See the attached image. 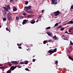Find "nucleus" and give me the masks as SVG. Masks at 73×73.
<instances>
[{"label":"nucleus","instance_id":"obj_63","mask_svg":"<svg viewBox=\"0 0 73 73\" xmlns=\"http://www.w3.org/2000/svg\"><path fill=\"white\" fill-rule=\"evenodd\" d=\"M35 57V56H33V57Z\"/></svg>","mask_w":73,"mask_h":73},{"label":"nucleus","instance_id":"obj_61","mask_svg":"<svg viewBox=\"0 0 73 73\" xmlns=\"http://www.w3.org/2000/svg\"><path fill=\"white\" fill-rule=\"evenodd\" d=\"M29 49H29H27V50L28 51Z\"/></svg>","mask_w":73,"mask_h":73},{"label":"nucleus","instance_id":"obj_6","mask_svg":"<svg viewBox=\"0 0 73 73\" xmlns=\"http://www.w3.org/2000/svg\"><path fill=\"white\" fill-rule=\"evenodd\" d=\"M4 9L5 11L6 12H8L9 11V9L5 7H2Z\"/></svg>","mask_w":73,"mask_h":73},{"label":"nucleus","instance_id":"obj_24","mask_svg":"<svg viewBox=\"0 0 73 73\" xmlns=\"http://www.w3.org/2000/svg\"><path fill=\"white\" fill-rule=\"evenodd\" d=\"M15 18H16V20H17V21H19V18L18 17H15Z\"/></svg>","mask_w":73,"mask_h":73},{"label":"nucleus","instance_id":"obj_17","mask_svg":"<svg viewBox=\"0 0 73 73\" xmlns=\"http://www.w3.org/2000/svg\"><path fill=\"white\" fill-rule=\"evenodd\" d=\"M68 24H73V21H70L68 23Z\"/></svg>","mask_w":73,"mask_h":73},{"label":"nucleus","instance_id":"obj_14","mask_svg":"<svg viewBox=\"0 0 73 73\" xmlns=\"http://www.w3.org/2000/svg\"><path fill=\"white\" fill-rule=\"evenodd\" d=\"M24 62H25L24 64H27L29 63V61H24Z\"/></svg>","mask_w":73,"mask_h":73},{"label":"nucleus","instance_id":"obj_39","mask_svg":"<svg viewBox=\"0 0 73 73\" xmlns=\"http://www.w3.org/2000/svg\"><path fill=\"white\" fill-rule=\"evenodd\" d=\"M27 17H28V18H30L31 17V15H28V16Z\"/></svg>","mask_w":73,"mask_h":73},{"label":"nucleus","instance_id":"obj_29","mask_svg":"<svg viewBox=\"0 0 73 73\" xmlns=\"http://www.w3.org/2000/svg\"><path fill=\"white\" fill-rule=\"evenodd\" d=\"M8 64L10 66H12V64H11V63H9Z\"/></svg>","mask_w":73,"mask_h":73},{"label":"nucleus","instance_id":"obj_11","mask_svg":"<svg viewBox=\"0 0 73 73\" xmlns=\"http://www.w3.org/2000/svg\"><path fill=\"white\" fill-rule=\"evenodd\" d=\"M52 38H53V39L55 40H56L57 39L56 35H54V36L52 37Z\"/></svg>","mask_w":73,"mask_h":73},{"label":"nucleus","instance_id":"obj_41","mask_svg":"<svg viewBox=\"0 0 73 73\" xmlns=\"http://www.w3.org/2000/svg\"><path fill=\"white\" fill-rule=\"evenodd\" d=\"M48 42H52V40H49L48 41Z\"/></svg>","mask_w":73,"mask_h":73},{"label":"nucleus","instance_id":"obj_8","mask_svg":"<svg viewBox=\"0 0 73 73\" xmlns=\"http://www.w3.org/2000/svg\"><path fill=\"white\" fill-rule=\"evenodd\" d=\"M54 53V52L52 50H49L48 52V53H50L51 55H52V54Z\"/></svg>","mask_w":73,"mask_h":73},{"label":"nucleus","instance_id":"obj_44","mask_svg":"<svg viewBox=\"0 0 73 73\" xmlns=\"http://www.w3.org/2000/svg\"><path fill=\"white\" fill-rule=\"evenodd\" d=\"M18 48L19 49H22V47L21 46H19Z\"/></svg>","mask_w":73,"mask_h":73},{"label":"nucleus","instance_id":"obj_12","mask_svg":"<svg viewBox=\"0 0 73 73\" xmlns=\"http://www.w3.org/2000/svg\"><path fill=\"white\" fill-rule=\"evenodd\" d=\"M47 33L48 36H51L52 35V34L50 31L47 32Z\"/></svg>","mask_w":73,"mask_h":73},{"label":"nucleus","instance_id":"obj_57","mask_svg":"<svg viewBox=\"0 0 73 73\" xmlns=\"http://www.w3.org/2000/svg\"><path fill=\"white\" fill-rule=\"evenodd\" d=\"M2 66V64H0V66Z\"/></svg>","mask_w":73,"mask_h":73},{"label":"nucleus","instance_id":"obj_3","mask_svg":"<svg viewBox=\"0 0 73 73\" xmlns=\"http://www.w3.org/2000/svg\"><path fill=\"white\" fill-rule=\"evenodd\" d=\"M57 1V0H52V2L51 3L52 4H56L57 3V2H56Z\"/></svg>","mask_w":73,"mask_h":73},{"label":"nucleus","instance_id":"obj_15","mask_svg":"<svg viewBox=\"0 0 73 73\" xmlns=\"http://www.w3.org/2000/svg\"><path fill=\"white\" fill-rule=\"evenodd\" d=\"M11 15H12L11 13H9L7 14V16H11Z\"/></svg>","mask_w":73,"mask_h":73},{"label":"nucleus","instance_id":"obj_18","mask_svg":"<svg viewBox=\"0 0 73 73\" xmlns=\"http://www.w3.org/2000/svg\"><path fill=\"white\" fill-rule=\"evenodd\" d=\"M57 48H55V49H54L52 50V51L54 53V52H56L57 51Z\"/></svg>","mask_w":73,"mask_h":73},{"label":"nucleus","instance_id":"obj_1","mask_svg":"<svg viewBox=\"0 0 73 73\" xmlns=\"http://www.w3.org/2000/svg\"><path fill=\"white\" fill-rule=\"evenodd\" d=\"M31 6H29L25 7L24 10L25 11H27L28 10H30L31 9Z\"/></svg>","mask_w":73,"mask_h":73},{"label":"nucleus","instance_id":"obj_48","mask_svg":"<svg viewBox=\"0 0 73 73\" xmlns=\"http://www.w3.org/2000/svg\"><path fill=\"white\" fill-rule=\"evenodd\" d=\"M35 59H33V62H35Z\"/></svg>","mask_w":73,"mask_h":73},{"label":"nucleus","instance_id":"obj_35","mask_svg":"<svg viewBox=\"0 0 73 73\" xmlns=\"http://www.w3.org/2000/svg\"><path fill=\"white\" fill-rule=\"evenodd\" d=\"M20 64H24V63L23 62H20Z\"/></svg>","mask_w":73,"mask_h":73},{"label":"nucleus","instance_id":"obj_2","mask_svg":"<svg viewBox=\"0 0 73 73\" xmlns=\"http://www.w3.org/2000/svg\"><path fill=\"white\" fill-rule=\"evenodd\" d=\"M61 13L59 11H58L54 13V15L55 16H57L60 15Z\"/></svg>","mask_w":73,"mask_h":73},{"label":"nucleus","instance_id":"obj_40","mask_svg":"<svg viewBox=\"0 0 73 73\" xmlns=\"http://www.w3.org/2000/svg\"><path fill=\"white\" fill-rule=\"evenodd\" d=\"M23 15L24 16H25L26 15V13H23Z\"/></svg>","mask_w":73,"mask_h":73},{"label":"nucleus","instance_id":"obj_7","mask_svg":"<svg viewBox=\"0 0 73 73\" xmlns=\"http://www.w3.org/2000/svg\"><path fill=\"white\" fill-rule=\"evenodd\" d=\"M11 64H18L17 61H11Z\"/></svg>","mask_w":73,"mask_h":73},{"label":"nucleus","instance_id":"obj_47","mask_svg":"<svg viewBox=\"0 0 73 73\" xmlns=\"http://www.w3.org/2000/svg\"><path fill=\"white\" fill-rule=\"evenodd\" d=\"M4 68H4V67H0V68H1V69H4Z\"/></svg>","mask_w":73,"mask_h":73},{"label":"nucleus","instance_id":"obj_56","mask_svg":"<svg viewBox=\"0 0 73 73\" xmlns=\"http://www.w3.org/2000/svg\"><path fill=\"white\" fill-rule=\"evenodd\" d=\"M38 21H39L38 20H37L36 21V22H38Z\"/></svg>","mask_w":73,"mask_h":73},{"label":"nucleus","instance_id":"obj_54","mask_svg":"<svg viewBox=\"0 0 73 73\" xmlns=\"http://www.w3.org/2000/svg\"><path fill=\"white\" fill-rule=\"evenodd\" d=\"M68 34H71V35H72V34L71 33H68Z\"/></svg>","mask_w":73,"mask_h":73},{"label":"nucleus","instance_id":"obj_46","mask_svg":"<svg viewBox=\"0 0 73 73\" xmlns=\"http://www.w3.org/2000/svg\"><path fill=\"white\" fill-rule=\"evenodd\" d=\"M65 34H66V33H67V34H68V33H68L67 31H66L65 32V33H64Z\"/></svg>","mask_w":73,"mask_h":73},{"label":"nucleus","instance_id":"obj_9","mask_svg":"<svg viewBox=\"0 0 73 73\" xmlns=\"http://www.w3.org/2000/svg\"><path fill=\"white\" fill-rule=\"evenodd\" d=\"M28 21V20H23V25H24L25 24H26L27 23V21Z\"/></svg>","mask_w":73,"mask_h":73},{"label":"nucleus","instance_id":"obj_20","mask_svg":"<svg viewBox=\"0 0 73 73\" xmlns=\"http://www.w3.org/2000/svg\"><path fill=\"white\" fill-rule=\"evenodd\" d=\"M2 12L3 13V15H7V12H6L3 11Z\"/></svg>","mask_w":73,"mask_h":73},{"label":"nucleus","instance_id":"obj_5","mask_svg":"<svg viewBox=\"0 0 73 73\" xmlns=\"http://www.w3.org/2000/svg\"><path fill=\"white\" fill-rule=\"evenodd\" d=\"M7 18L8 21H10L11 19V17L9 15H7Z\"/></svg>","mask_w":73,"mask_h":73},{"label":"nucleus","instance_id":"obj_21","mask_svg":"<svg viewBox=\"0 0 73 73\" xmlns=\"http://www.w3.org/2000/svg\"><path fill=\"white\" fill-rule=\"evenodd\" d=\"M63 39L64 40H68V39H67V38L66 37H65L63 38Z\"/></svg>","mask_w":73,"mask_h":73},{"label":"nucleus","instance_id":"obj_36","mask_svg":"<svg viewBox=\"0 0 73 73\" xmlns=\"http://www.w3.org/2000/svg\"><path fill=\"white\" fill-rule=\"evenodd\" d=\"M58 63V61L57 60L56 61L55 64H56L57 65Z\"/></svg>","mask_w":73,"mask_h":73},{"label":"nucleus","instance_id":"obj_28","mask_svg":"<svg viewBox=\"0 0 73 73\" xmlns=\"http://www.w3.org/2000/svg\"><path fill=\"white\" fill-rule=\"evenodd\" d=\"M47 42L46 40H44L43 43L44 44H46V43Z\"/></svg>","mask_w":73,"mask_h":73},{"label":"nucleus","instance_id":"obj_22","mask_svg":"<svg viewBox=\"0 0 73 73\" xmlns=\"http://www.w3.org/2000/svg\"><path fill=\"white\" fill-rule=\"evenodd\" d=\"M11 70H8L6 72V73H11Z\"/></svg>","mask_w":73,"mask_h":73},{"label":"nucleus","instance_id":"obj_23","mask_svg":"<svg viewBox=\"0 0 73 73\" xmlns=\"http://www.w3.org/2000/svg\"><path fill=\"white\" fill-rule=\"evenodd\" d=\"M17 9L16 7H14V8L13 9V11H17Z\"/></svg>","mask_w":73,"mask_h":73},{"label":"nucleus","instance_id":"obj_38","mask_svg":"<svg viewBox=\"0 0 73 73\" xmlns=\"http://www.w3.org/2000/svg\"><path fill=\"white\" fill-rule=\"evenodd\" d=\"M23 18V17L21 16V17H20V19H22Z\"/></svg>","mask_w":73,"mask_h":73},{"label":"nucleus","instance_id":"obj_51","mask_svg":"<svg viewBox=\"0 0 73 73\" xmlns=\"http://www.w3.org/2000/svg\"><path fill=\"white\" fill-rule=\"evenodd\" d=\"M68 24V23L64 24H63V25H66Z\"/></svg>","mask_w":73,"mask_h":73},{"label":"nucleus","instance_id":"obj_45","mask_svg":"<svg viewBox=\"0 0 73 73\" xmlns=\"http://www.w3.org/2000/svg\"><path fill=\"white\" fill-rule=\"evenodd\" d=\"M44 9L42 10V13H44Z\"/></svg>","mask_w":73,"mask_h":73},{"label":"nucleus","instance_id":"obj_52","mask_svg":"<svg viewBox=\"0 0 73 73\" xmlns=\"http://www.w3.org/2000/svg\"><path fill=\"white\" fill-rule=\"evenodd\" d=\"M10 2H12L13 1V0H10Z\"/></svg>","mask_w":73,"mask_h":73},{"label":"nucleus","instance_id":"obj_27","mask_svg":"<svg viewBox=\"0 0 73 73\" xmlns=\"http://www.w3.org/2000/svg\"><path fill=\"white\" fill-rule=\"evenodd\" d=\"M64 27L62 28L61 29H60V30L61 31H63L64 29Z\"/></svg>","mask_w":73,"mask_h":73},{"label":"nucleus","instance_id":"obj_26","mask_svg":"<svg viewBox=\"0 0 73 73\" xmlns=\"http://www.w3.org/2000/svg\"><path fill=\"white\" fill-rule=\"evenodd\" d=\"M58 23H57L56 24H55V26H54V27H55L56 26H58Z\"/></svg>","mask_w":73,"mask_h":73},{"label":"nucleus","instance_id":"obj_25","mask_svg":"<svg viewBox=\"0 0 73 73\" xmlns=\"http://www.w3.org/2000/svg\"><path fill=\"white\" fill-rule=\"evenodd\" d=\"M68 58H69L71 60H72L73 61V59L72 58H71L70 57L69 55H68Z\"/></svg>","mask_w":73,"mask_h":73},{"label":"nucleus","instance_id":"obj_33","mask_svg":"<svg viewBox=\"0 0 73 73\" xmlns=\"http://www.w3.org/2000/svg\"><path fill=\"white\" fill-rule=\"evenodd\" d=\"M21 45H22V44H19V43H17V45H18V46H21Z\"/></svg>","mask_w":73,"mask_h":73},{"label":"nucleus","instance_id":"obj_37","mask_svg":"<svg viewBox=\"0 0 73 73\" xmlns=\"http://www.w3.org/2000/svg\"><path fill=\"white\" fill-rule=\"evenodd\" d=\"M70 44L72 45H73V43L72 42L71 40H70Z\"/></svg>","mask_w":73,"mask_h":73},{"label":"nucleus","instance_id":"obj_31","mask_svg":"<svg viewBox=\"0 0 73 73\" xmlns=\"http://www.w3.org/2000/svg\"><path fill=\"white\" fill-rule=\"evenodd\" d=\"M7 8L8 9H10V7L9 6V5H8L7 6Z\"/></svg>","mask_w":73,"mask_h":73},{"label":"nucleus","instance_id":"obj_16","mask_svg":"<svg viewBox=\"0 0 73 73\" xmlns=\"http://www.w3.org/2000/svg\"><path fill=\"white\" fill-rule=\"evenodd\" d=\"M26 13H29L30 14H32V12L31 11H28L26 12Z\"/></svg>","mask_w":73,"mask_h":73},{"label":"nucleus","instance_id":"obj_60","mask_svg":"<svg viewBox=\"0 0 73 73\" xmlns=\"http://www.w3.org/2000/svg\"><path fill=\"white\" fill-rule=\"evenodd\" d=\"M58 28H60L59 27H57V29H58Z\"/></svg>","mask_w":73,"mask_h":73},{"label":"nucleus","instance_id":"obj_10","mask_svg":"<svg viewBox=\"0 0 73 73\" xmlns=\"http://www.w3.org/2000/svg\"><path fill=\"white\" fill-rule=\"evenodd\" d=\"M30 23L32 24H34L35 23V21L34 20H31L30 21Z\"/></svg>","mask_w":73,"mask_h":73},{"label":"nucleus","instance_id":"obj_50","mask_svg":"<svg viewBox=\"0 0 73 73\" xmlns=\"http://www.w3.org/2000/svg\"><path fill=\"white\" fill-rule=\"evenodd\" d=\"M58 27L59 28H62V26H59Z\"/></svg>","mask_w":73,"mask_h":73},{"label":"nucleus","instance_id":"obj_30","mask_svg":"<svg viewBox=\"0 0 73 73\" xmlns=\"http://www.w3.org/2000/svg\"><path fill=\"white\" fill-rule=\"evenodd\" d=\"M7 18H4L3 19V20L4 21H6L7 20Z\"/></svg>","mask_w":73,"mask_h":73},{"label":"nucleus","instance_id":"obj_59","mask_svg":"<svg viewBox=\"0 0 73 73\" xmlns=\"http://www.w3.org/2000/svg\"><path fill=\"white\" fill-rule=\"evenodd\" d=\"M68 52H69V53H70V52H71L70 51H68Z\"/></svg>","mask_w":73,"mask_h":73},{"label":"nucleus","instance_id":"obj_34","mask_svg":"<svg viewBox=\"0 0 73 73\" xmlns=\"http://www.w3.org/2000/svg\"><path fill=\"white\" fill-rule=\"evenodd\" d=\"M29 3V2L28 1H26L25 2V4L26 5H27Z\"/></svg>","mask_w":73,"mask_h":73},{"label":"nucleus","instance_id":"obj_62","mask_svg":"<svg viewBox=\"0 0 73 73\" xmlns=\"http://www.w3.org/2000/svg\"><path fill=\"white\" fill-rule=\"evenodd\" d=\"M55 18H57V17H55Z\"/></svg>","mask_w":73,"mask_h":73},{"label":"nucleus","instance_id":"obj_55","mask_svg":"<svg viewBox=\"0 0 73 73\" xmlns=\"http://www.w3.org/2000/svg\"><path fill=\"white\" fill-rule=\"evenodd\" d=\"M39 17L40 19H41V16H39Z\"/></svg>","mask_w":73,"mask_h":73},{"label":"nucleus","instance_id":"obj_49","mask_svg":"<svg viewBox=\"0 0 73 73\" xmlns=\"http://www.w3.org/2000/svg\"><path fill=\"white\" fill-rule=\"evenodd\" d=\"M62 37H66V36L65 35H62Z\"/></svg>","mask_w":73,"mask_h":73},{"label":"nucleus","instance_id":"obj_13","mask_svg":"<svg viewBox=\"0 0 73 73\" xmlns=\"http://www.w3.org/2000/svg\"><path fill=\"white\" fill-rule=\"evenodd\" d=\"M73 28H71L68 29V32L70 33H71V31H72Z\"/></svg>","mask_w":73,"mask_h":73},{"label":"nucleus","instance_id":"obj_64","mask_svg":"<svg viewBox=\"0 0 73 73\" xmlns=\"http://www.w3.org/2000/svg\"><path fill=\"white\" fill-rule=\"evenodd\" d=\"M4 70H4H2V71H3Z\"/></svg>","mask_w":73,"mask_h":73},{"label":"nucleus","instance_id":"obj_42","mask_svg":"<svg viewBox=\"0 0 73 73\" xmlns=\"http://www.w3.org/2000/svg\"><path fill=\"white\" fill-rule=\"evenodd\" d=\"M71 9H73V5H72L71 7Z\"/></svg>","mask_w":73,"mask_h":73},{"label":"nucleus","instance_id":"obj_53","mask_svg":"<svg viewBox=\"0 0 73 73\" xmlns=\"http://www.w3.org/2000/svg\"><path fill=\"white\" fill-rule=\"evenodd\" d=\"M22 67V66H19V67L18 68H21Z\"/></svg>","mask_w":73,"mask_h":73},{"label":"nucleus","instance_id":"obj_43","mask_svg":"<svg viewBox=\"0 0 73 73\" xmlns=\"http://www.w3.org/2000/svg\"><path fill=\"white\" fill-rule=\"evenodd\" d=\"M25 70H27V71H29V69H28V68H25Z\"/></svg>","mask_w":73,"mask_h":73},{"label":"nucleus","instance_id":"obj_19","mask_svg":"<svg viewBox=\"0 0 73 73\" xmlns=\"http://www.w3.org/2000/svg\"><path fill=\"white\" fill-rule=\"evenodd\" d=\"M6 30L7 31H9V33H10V31H11L10 28V31H9V29L7 27L6 28Z\"/></svg>","mask_w":73,"mask_h":73},{"label":"nucleus","instance_id":"obj_4","mask_svg":"<svg viewBox=\"0 0 73 73\" xmlns=\"http://www.w3.org/2000/svg\"><path fill=\"white\" fill-rule=\"evenodd\" d=\"M16 66L15 67L14 66H12L10 68V70H11V71L14 70L15 68H16Z\"/></svg>","mask_w":73,"mask_h":73},{"label":"nucleus","instance_id":"obj_32","mask_svg":"<svg viewBox=\"0 0 73 73\" xmlns=\"http://www.w3.org/2000/svg\"><path fill=\"white\" fill-rule=\"evenodd\" d=\"M51 27H47L46 28V29H50Z\"/></svg>","mask_w":73,"mask_h":73},{"label":"nucleus","instance_id":"obj_58","mask_svg":"<svg viewBox=\"0 0 73 73\" xmlns=\"http://www.w3.org/2000/svg\"><path fill=\"white\" fill-rule=\"evenodd\" d=\"M15 67H16L17 68V67H18V66H15Z\"/></svg>","mask_w":73,"mask_h":73}]
</instances>
